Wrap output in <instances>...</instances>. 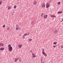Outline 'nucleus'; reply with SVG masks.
Here are the masks:
<instances>
[{"label":"nucleus","instance_id":"obj_5","mask_svg":"<svg viewBox=\"0 0 63 63\" xmlns=\"http://www.w3.org/2000/svg\"><path fill=\"white\" fill-rule=\"evenodd\" d=\"M54 32L55 34H57L58 32V31H57L56 30L54 31Z\"/></svg>","mask_w":63,"mask_h":63},{"label":"nucleus","instance_id":"obj_25","mask_svg":"<svg viewBox=\"0 0 63 63\" xmlns=\"http://www.w3.org/2000/svg\"><path fill=\"white\" fill-rule=\"evenodd\" d=\"M10 28L8 27V28H7V30H10Z\"/></svg>","mask_w":63,"mask_h":63},{"label":"nucleus","instance_id":"obj_35","mask_svg":"<svg viewBox=\"0 0 63 63\" xmlns=\"http://www.w3.org/2000/svg\"><path fill=\"white\" fill-rule=\"evenodd\" d=\"M42 15H44V14L42 13Z\"/></svg>","mask_w":63,"mask_h":63},{"label":"nucleus","instance_id":"obj_28","mask_svg":"<svg viewBox=\"0 0 63 63\" xmlns=\"http://www.w3.org/2000/svg\"><path fill=\"white\" fill-rule=\"evenodd\" d=\"M33 23H34V22H33V21L31 23H32V24H33Z\"/></svg>","mask_w":63,"mask_h":63},{"label":"nucleus","instance_id":"obj_1","mask_svg":"<svg viewBox=\"0 0 63 63\" xmlns=\"http://www.w3.org/2000/svg\"><path fill=\"white\" fill-rule=\"evenodd\" d=\"M8 47L9 51H10L11 52L12 51V50H13V48H12V47L11 46V45H9Z\"/></svg>","mask_w":63,"mask_h":63},{"label":"nucleus","instance_id":"obj_33","mask_svg":"<svg viewBox=\"0 0 63 63\" xmlns=\"http://www.w3.org/2000/svg\"><path fill=\"white\" fill-rule=\"evenodd\" d=\"M1 2H0V4H1Z\"/></svg>","mask_w":63,"mask_h":63},{"label":"nucleus","instance_id":"obj_29","mask_svg":"<svg viewBox=\"0 0 63 63\" xmlns=\"http://www.w3.org/2000/svg\"><path fill=\"white\" fill-rule=\"evenodd\" d=\"M56 46H53V47H56Z\"/></svg>","mask_w":63,"mask_h":63},{"label":"nucleus","instance_id":"obj_22","mask_svg":"<svg viewBox=\"0 0 63 63\" xmlns=\"http://www.w3.org/2000/svg\"><path fill=\"white\" fill-rule=\"evenodd\" d=\"M11 8V7H10V6H9L8 7V9H10Z\"/></svg>","mask_w":63,"mask_h":63},{"label":"nucleus","instance_id":"obj_23","mask_svg":"<svg viewBox=\"0 0 63 63\" xmlns=\"http://www.w3.org/2000/svg\"><path fill=\"white\" fill-rule=\"evenodd\" d=\"M5 25H4L3 26V27H5Z\"/></svg>","mask_w":63,"mask_h":63},{"label":"nucleus","instance_id":"obj_3","mask_svg":"<svg viewBox=\"0 0 63 63\" xmlns=\"http://www.w3.org/2000/svg\"><path fill=\"white\" fill-rule=\"evenodd\" d=\"M4 45V44L3 43H0V46H3Z\"/></svg>","mask_w":63,"mask_h":63},{"label":"nucleus","instance_id":"obj_12","mask_svg":"<svg viewBox=\"0 0 63 63\" xmlns=\"http://www.w3.org/2000/svg\"><path fill=\"white\" fill-rule=\"evenodd\" d=\"M0 50H3L4 49V48H1L0 49Z\"/></svg>","mask_w":63,"mask_h":63},{"label":"nucleus","instance_id":"obj_27","mask_svg":"<svg viewBox=\"0 0 63 63\" xmlns=\"http://www.w3.org/2000/svg\"><path fill=\"white\" fill-rule=\"evenodd\" d=\"M16 28H18V27H17V25H16Z\"/></svg>","mask_w":63,"mask_h":63},{"label":"nucleus","instance_id":"obj_26","mask_svg":"<svg viewBox=\"0 0 63 63\" xmlns=\"http://www.w3.org/2000/svg\"><path fill=\"white\" fill-rule=\"evenodd\" d=\"M58 14H60V11L58 12Z\"/></svg>","mask_w":63,"mask_h":63},{"label":"nucleus","instance_id":"obj_13","mask_svg":"<svg viewBox=\"0 0 63 63\" xmlns=\"http://www.w3.org/2000/svg\"><path fill=\"white\" fill-rule=\"evenodd\" d=\"M47 15H46L44 16V17L45 18H47Z\"/></svg>","mask_w":63,"mask_h":63},{"label":"nucleus","instance_id":"obj_11","mask_svg":"<svg viewBox=\"0 0 63 63\" xmlns=\"http://www.w3.org/2000/svg\"><path fill=\"white\" fill-rule=\"evenodd\" d=\"M51 16L52 17H56V16L54 15H52Z\"/></svg>","mask_w":63,"mask_h":63},{"label":"nucleus","instance_id":"obj_34","mask_svg":"<svg viewBox=\"0 0 63 63\" xmlns=\"http://www.w3.org/2000/svg\"><path fill=\"white\" fill-rule=\"evenodd\" d=\"M25 35H24L23 36V37H24V36Z\"/></svg>","mask_w":63,"mask_h":63},{"label":"nucleus","instance_id":"obj_21","mask_svg":"<svg viewBox=\"0 0 63 63\" xmlns=\"http://www.w3.org/2000/svg\"><path fill=\"white\" fill-rule=\"evenodd\" d=\"M27 35V33H25L24 34V36H26V35Z\"/></svg>","mask_w":63,"mask_h":63},{"label":"nucleus","instance_id":"obj_19","mask_svg":"<svg viewBox=\"0 0 63 63\" xmlns=\"http://www.w3.org/2000/svg\"><path fill=\"white\" fill-rule=\"evenodd\" d=\"M31 41H32V39H29V41H30V42H31Z\"/></svg>","mask_w":63,"mask_h":63},{"label":"nucleus","instance_id":"obj_15","mask_svg":"<svg viewBox=\"0 0 63 63\" xmlns=\"http://www.w3.org/2000/svg\"><path fill=\"white\" fill-rule=\"evenodd\" d=\"M45 6H46V4H44L43 5V7H45Z\"/></svg>","mask_w":63,"mask_h":63},{"label":"nucleus","instance_id":"obj_8","mask_svg":"<svg viewBox=\"0 0 63 63\" xmlns=\"http://www.w3.org/2000/svg\"><path fill=\"white\" fill-rule=\"evenodd\" d=\"M32 56L33 57H35L36 56L34 55V54L32 53Z\"/></svg>","mask_w":63,"mask_h":63},{"label":"nucleus","instance_id":"obj_30","mask_svg":"<svg viewBox=\"0 0 63 63\" xmlns=\"http://www.w3.org/2000/svg\"><path fill=\"white\" fill-rule=\"evenodd\" d=\"M61 47L62 48H63V45L62 46H61Z\"/></svg>","mask_w":63,"mask_h":63},{"label":"nucleus","instance_id":"obj_31","mask_svg":"<svg viewBox=\"0 0 63 63\" xmlns=\"http://www.w3.org/2000/svg\"><path fill=\"white\" fill-rule=\"evenodd\" d=\"M14 13H13L12 14V15H14Z\"/></svg>","mask_w":63,"mask_h":63},{"label":"nucleus","instance_id":"obj_16","mask_svg":"<svg viewBox=\"0 0 63 63\" xmlns=\"http://www.w3.org/2000/svg\"><path fill=\"white\" fill-rule=\"evenodd\" d=\"M17 26L18 28L19 29V30H20V27H19L17 25Z\"/></svg>","mask_w":63,"mask_h":63},{"label":"nucleus","instance_id":"obj_10","mask_svg":"<svg viewBox=\"0 0 63 63\" xmlns=\"http://www.w3.org/2000/svg\"><path fill=\"white\" fill-rule=\"evenodd\" d=\"M44 60H41V62H42V63H44Z\"/></svg>","mask_w":63,"mask_h":63},{"label":"nucleus","instance_id":"obj_14","mask_svg":"<svg viewBox=\"0 0 63 63\" xmlns=\"http://www.w3.org/2000/svg\"><path fill=\"white\" fill-rule=\"evenodd\" d=\"M42 50H43L42 52V53H45V52H44L45 51V50H44V49H43Z\"/></svg>","mask_w":63,"mask_h":63},{"label":"nucleus","instance_id":"obj_9","mask_svg":"<svg viewBox=\"0 0 63 63\" xmlns=\"http://www.w3.org/2000/svg\"><path fill=\"white\" fill-rule=\"evenodd\" d=\"M18 47H20V48H21V47H22V45H19L18 46Z\"/></svg>","mask_w":63,"mask_h":63},{"label":"nucleus","instance_id":"obj_2","mask_svg":"<svg viewBox=\"0 0 63 63\" xmlns=\"http://www.w3.org/2000/svg\"><path fill=\"white\" fill-rule=\"evenodd\" d=\"M50 6V4L48 3H47L46 4V8H48Z\"/></svg>","mask_w":63,"mask_h":63},{"label":"nucleus","instance_id":"obj_18","mask_svg":"<svg viewBox=\"0 0 63 63\" xmlns=\"http://www.w3.org/2000/svg\"><path fill=\"white\" fill-rule=\"evenodd\" d=\"M56 44H57V42H55L54 43V45H56Z\"/></svg>","mask_w":63,"mask_h":63},{"label":"nucleus","instance_id":"obj_17","mask_svg":"<svg viewBox=\"0 0 63 63\" xmlns=\"http://www.w3.org/2000/svg\"><path fill=\"white\" fill-rule=\"evenodd\" d=\"M16 5H15L14 6V9H16Z\"/></svg>","mask_w":63,"mask_h":63},{"label":"nucleus","instance_id":"obj_6","mask_svg":"<svg viewBox=\"0 0 63 63\" xmlns=\"http://www.w3.org/2000/svg\"><path fill=\"white\" fill-rule=\"evenodd\" d=\"M37 2L36 1H34L33 3V4L34 5H37Z\"/></svg>","mask_w":63,"mask_h":63},{"label":"nucleus","instance_id":"obj_37","mask_svg":"<svg viewBox=\"0 0 63 63\" xmlns=\"http://www.w3.org/2000/svg\"><path fill=\"white\" fill-rule=\"evenodd\" d=\"M42 16H43V15L42 14L41 15Z\"/></svg>","mask_w":63,"mask_h":63},{"label":"nucleus","instance_id":"obj_32","mask_svg":"<svg viewBox=\"0 0 63 63\" xmlns=\"http://www.w3.org/2000/svg\"><path fill=\"white\" fill-rule=\"evenodd\" d=\"M62 12H60V14H61V13H62Z\"/></svg>","mask_w":63,"mask_h":63},{"label":"nucleus","instance_id":"obj_4","mask_svg":"<svg viewBox=\"0 0 63 63\" xmlns=\"http://www.w3.org/2000/svg\"><path fill=\"white\" fill-rule=\"evenodd\" d=\"M19 60V58H16L15 59V62H16L17 61V60Z\"/></svg>","mask_w":63,"mask_h":63},{"label":"nucleus","instance_id":"obj_20","mask_svg":"<svg viewBox=\"0 0 63 63\" xmlns=\"http://www.w3.org/2000/svg\"><path fill=\"white\" fill-rule=\"evenodd\" d=\"M58 5H60V2H59L58 3Z\"/></svg>","mask_w":63,"mask_h":63},{"label":"nucleus","instance_id":"obj_24","mask_svg":"<svg viewBox=\"0 0 63 63\" xmlns=\"http://www.w3.org/2000/svg\"><path fill=\"white\" fill-rule=\"evenodd\" d=\"M16 30H18V29H19L18 28H16Z\"/></svg>","mask_w":63,"mask_h":63},{"label":"nucleus","instance_id":"obj_7","mask_svg":"<svg viewBox=\"0 0 63 63\" xmlns=\"http://www.w3.org/2000/svg\"><path fill=\"white\" fill-rule=\"evenodd\" d=\"M42 54H44V55L45 56H47V54H46V53H45V52H44V53H42Z\"/></svg>","mask_w":63,"mask_h":63},{"label":"nucleus","instance_id":"obj_36","mask_svg":"<svg viewBox=\"0 0 63 63\" xmlns=\"http://www.w3.org/2000/svg\"><path fill=\"white\" fill-rule=\"evenodd\" d=\"M30 52H32V51H30Z\"/></svg>","mask_w":63,"mask_h":63},{"label":"nucleus","instance_id":"obj_38","mask_svg":"<svg viewBox=\"0 0 63 63\" xmlns=\"http://www.w3.org/2000/svg\"><path fill=\"white\" fill-rule=\"evenodd\" d=\"M5 0H4V1H5Z\"/></svg>","mask_w":63,"mask_h":63}]
</instances>
